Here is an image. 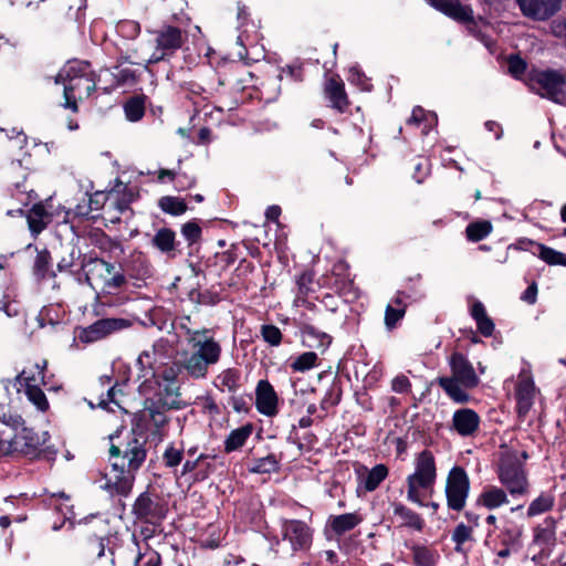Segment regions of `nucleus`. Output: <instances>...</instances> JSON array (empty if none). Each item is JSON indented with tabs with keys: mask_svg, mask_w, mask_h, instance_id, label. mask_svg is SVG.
<instances>
[{
	"mask_svg": "<svg viewBox=\"0 0 566 566\" xmlns=\"http://www.w3.org/2000/svg\"><path fill=\"white\" fill-rule=\"evenodd\" d=\"M449 365L451 375L438 378V384L453 401L465 403L470 399L467 390L479 385V376L469 359L461 353H453Z\"/></svg>",
	"mask_w": 566,
	"mask_h": 566,
	"instance_id": "1",
	"label": "nucleus"
},
{
	"mask_svg": "<svg viewBox=\"0 0 566 566\" xmlns=\"http://www.w3.org/2000/svg\"><path fill=\"white\" fill-rule=\"evenodd\" d=\"M109 439L112 467L125 468L136 474L147 458V437L142 430L132 429L118 443L114 442L113 436Z\"/></svg>",
	"mask_w": 566,
	"mask_h": 566,
	"instance_id": "2",
	"label": "nucleus"
},
{
	"mask_svg": "<svg viewBox=\"0 0 566 566\" xmlns=\"http://www.w3.org/2000/svg\"><path fill=\"white\" fill-rule=\"evenodd\" d=\"M55 83L64 84L63 107L73 113L78 112L77 102L87 98L95 91L96 82L93 74L88 71L87 64L69 66L63 73H59Z\"/></svg>",
	"mask_w": 566,
	"mask_h": 566,
	"instance_id": "3",
	"label": "nucleus"
},
{
	"mask_svg": "<svg viewBox=\"0 0 566 566\" xmlns=\"http://www.w3.org/2000/svg\"><path fill=\"white\" fill-rule=\"evenodd\" d=\"M437 469L432 453L428 450L420 452L416 459V470L407 478V499L420 506L423 505L420 489H431L436 482Z\"/></svg>",
	"mask_w": 566,
	"mask_h": 566,
	"instance_id": "4",
	"label": "nucleus"
},
{
	"mask_svg": "<svg viewBox=\"0 0 566 566\" xmlns=\"http://www.w3.org/2000/svg\"><path fill=\"white\" fill-rule=\"evenodd\" d=\"M527 85L542 97L556 103L566 97V77L556 70H532L527 74Z\"/></svg>",
	"mask_w": 566,
	"mask_h": 566,
	"instance_id": "5",
	"label": "nucleus"
},
{
	"mask_svg": "<svg viewBox=\"0 0 566 566\" xmlns=\"http://www.w3.org/2000/svg\"><path fill=\"white\" fill-rule=\"evenodd\" d=\"M499 479L511 495H522L528 491V480L523 465L515 453H505L499 464Z\"/></svg>",
	"mask_w": 566,
	"mask_h": 566,
	"instance_id": "6",
	"label": "nucleus"
},
{
	"mask_svg": "<svg viewBox=\"0 0 566 566\" xmlns=\"http://www.w3.org/2000/svg\"><path fill=\"white\" fill-rule=\"evenodd\" d=\"M181 402L177 395L167 392L164 397L160 392L157 399H148L145 402L144 409L140 411V420L149 422L155 428V434L163 436L161 429L168 423L166 412L171 409H179Z\"/></svg>",
	"mask_w": 566,
	"mask_h": 566,
	"instance_id": "7",
	"label": "nucleus"
},
{
	"mask_svg": "<svg viewBox=\"0 0 566 566\" xmlns=\"http://www.w3.org/2000/svg\"><path fill=\"white\" fill-rule=\"evenodd\" d=\"M156 49L149 63H157L172 55L187 40V33L178 27L163 25L154 31Z\"/></svg>",
	"mask_w": 566,
	"mask_h": 566,
	"instance_id": "8",
	"label": "nucleus"
},
{
	"mask_svg": "<svg viewBox=\"0 0 566 566\" xmlns=\"http://www.w3.org/2000/svg\"><path fill=\"white\" fill-rule=\"evenodd\" d=\"M470 481L464 469L454 467L448 475L446 494L448 506L454 511H461L465 506L469 494Z\"/></svg>",
	"mask_w": 566,
	"mask_h": 566,
	"instance_id": "9",
	"label": "nucleus"
},
{
	"mask_svg": "<svg viewBox=\"0 0 566 566\" xmlns=\"http://www.w3.org/2000/svg\"><path fill=\"white\" fill-rule=\"evenodd\" d=\"M208 334L209 329L207 328H187V343L192 353H198L208 363L214 365L220 359L221 346Z\"/></svg>",
	"mask_w": 566,
	"mask_h": 566,
	"instance_id": "10",
	"label": "nucleus"
},
{
	"mask_svg": "<svg viewBox=\"0 0 566 566\" xmlns=\"http://www.w3.org/2000/svg\"><path fill=\"white\" fill-rule=\"evenodd\" d=\"M45 367L46 360H43L41 366L39 364L35 365V368L38 369V377L35 375H30L27 370H23L17 377V381L21 386H24V392L28 399L41 411H45L49 408L46 396L39 387V384L43 382Z\"/></svg>",
	"mask_w": 566,
	"mask_h": 566,
	"instance_id": "11",
	"label": "nucleus"
},
{
	"mask_svg": "<svg viewBox=\"0 0 566 566\" xmlns=\"http://www.w3.org/2000/svg\"><path fill=\"white\" fill-rule=\"evenodd\" d=\"M283 541L289 542L292 551H307L312 545L313 532L300 520H285L282 523Z\"/></svg>",
	"mask_w": 566,
	"mask_h": 566,
	"instance_id": "12",
	"label": "nucleus"
},
{
	"mask_svg": "<svg viewBox=\"0 0 566 566\" xmlns=\"http://www.w3.org/2000/svg\"><path fill=\"white\" fill-rule=\"evenodd\" d=\"M129 325V322L124 318H101L87 327L81 328L78 338L83 343H94L127 328Z\"/></svg>",
	"mask_w": 566,
	"mask_h": 566,
	"instance_id": "13",
	"label": "nucleus"
},
{
	"mask_svg": "<svg viewBox=\"0 0 566 566\" xmlns=\"http://www.w3.org/2000/svg\"><path fill=\"white\" fill-rule=\"evenodd\" d=\"M136 474L125 468H114L104 476V483L101 488L109 492L111 495L127 496L133 489Z\"/></svg>",
	"mask_w": 566,
	"mask_h": 566,
	"instance_id": "14",
	"label": "nucleus"
},
{
	"mask_svg": "<svg viewBox=\"0 0 566 566\" xmlns=\"http://www.w3.org/2000/svg\"><path fill=\"white\" fill-rule=\"evenodd\" d=\"M517 413L520 418H525L530 412L536 397V388L531 374L522 370L518 375L516 390Z\"/></svg>",
	"mask_w": 566,
	"mask_h": 566,
	"instance_id": "15",
	"label": "nucleus"
},
{
	"mask_svg": "<svg viewBox=\"0 0 566 566\" xmlns=\"http://www.w3.org/2000/svg\"><path fill=\"white\" fill-rule=\"evenodd\" d=\"M522 13L534 20H546L560 10L562 0H516Z\"/></svg>",
	"mask_w": 566,
	"mask_h": 566,
	"instance_id": "16",
	"label": "nucleus"
},
{
	"mask_svg": "<svg viewBox=\"0 0 566 566\" xmlns=\"http://www.w3.org/2000/svg\"><path fill=\"white\" fill-rule=\"evenodd\" d=\"M136 517L146 523L155 524L165 517V507L154 501L148 493H142L133 506Z\"/></svg>",
	"mask_w": 566,
	"mask_h": 566,
	"instance_id": "17",
	"label": "nucleus"
},
{
	"mask_svg": "<svg viewBox=\"0 0 566 566\" xmlns=\"http://www.w3.org/2000/svg\"><path fill=\"white\" fill-rule=\"evenodd\" d=\"M499 531L497 539L502 548L496 552V555L500 558H507L513 552H517L521 548L523 528L507 522L499 527Z\"/></svg>",
	"mask_w": 566,
	"mask_h": 566,
	"instance_id": "18",
	"label": "nucleus"
},
{
	"mask_svg": "<svg viewBox=\"0 0 566 566\" xmlns=\"http://www.w3.org/2000/svg\"><path fill=\"white\" fill-rule=\"evenodd\" d=\"M81 269L85 276V282L93 286L94 283L103 280L113 273L114 265L99 258L84 255L81 262Z\"/></svg>",
	"mask_w": 566,
	"mask_h": 566,
	"instance_id": "19",
	"label": "nucleus"
},
{
	"mask_svg": "<svg viewBox=\"0 0 566 566\" xmlns=\"http://www.w3.org/2000/svg\"><path fill=\"white\" fill-rule=\"evenodd\" d=\"M480 416L470 408H461L453 413L452 428L461 437L474 436L480 427Z\"/></svg>",
	"mask_w": 566,
	"mask_h": 566,
	"instance_id": "20",
	"label": "nucleus"
},
{
	"mask_svg": "<svg viewBox=\"0 0 566 566\" xmlns=\"http://www.w3.org/2000/svg\"><path fill=\"white\" fill-rule=\"evenodd\" d=\"M255 405L258 410L268 417H273L277 413V395L268 380L259 381L255 392Z\"/></svg>",
	"mask_w": 566,
	"mask_h": 566,
	"instance_id": "21",
	"label": "nucleus"
},
{
	"mask_svg": "<svg viewBox=\"0 0 566 566\" xmlns=\"http://www.w3.org/2000/svg\"><path fill=\"white\" fill-rule=\"evenodd\" d=\"M429 2L457 21L473 23V10L469 6L462 4L460 0H429Z\"/></svg>",
	"mask_w": 566,
	"mask_h": 566,
	"instance_id": "22",
	"label": "nucleus"
},
{
	"mask_svg": "<svg viewBox=\"0 0 566 566\" xmlns=\"http://www.w3.org/2000/svg\"><path fill=\"white\" fill-rule=\"evenodd\" d=\"M324 94L333 108L340 113L347 109L349 101L345 92V85L340 78L334 76L329 77L325 83Z\"/></svg>",
	"mask_w": 566,
	"mask_h": 566,
	"instance_id": "23",
	"label": "nucleus"
},
{
	"mask_svg": "<svg viewBox=\"0 0 566 566\" xmlns=\"http://www.w3.org/2000/svg\"><path fill=\"white\" fill-rule=\"evenodd\" d=\"M533 543L544 549L553 547L556 543V521L547 517L534 528Z\"/></svg>",
	"mask_w": 566,
	"mask_h": 566,
	"instance_id": "24",
	"label": "nucleus"
},
{
	"mask_svg": "<svg viewBox=\"0 0 566 566\" xmlns=\"http://www.w3.org/2000/svg\"><path fill=\"white\" fill-rule=\"evenodd\" d=\"M151 244L161 253L168 258L176 256V250L178 242L176 240V233L169 228H160L156 231L151 238Z\"/></svg>",
	"mask_w": 566,
	"mask_h": 566,
	"instance_id": "25",
	"label": "nucleus"
},
{
	"mask_svg": "<svg viewBox=\"0 0 566 566\" xmlns=\"http://www.w3.org/2000/svg\"><path fill=\"white\" fill-rule=\"evenodd\" d=\"M211 365L212 364L199 356L198 353L192 352L185 354L184 359L181 360V367L190 377L196 379L205 378L208 374L209 366Z\"/></svg>",
	"mask_w": 566,
	"mask_h": 566,
	"instance_id": "26",
	"label": "nucleus"
},
{
	"mask_svg": "<svg viewBox=\"0 0 566 566\" xmlns=\"http://www.w3.org/2000/svg\"><path fill=\"white\" fill-rule=\"evenodd\" d=\"M27 219L30 231L33 234H39L51 222L52 216L42 203H36L29 210Z\"/></svg>",
	"mask_w": 566,
	"mask_h": 566,
	"instance_id": "27",
	"label": "nucleus"
},
{
	"mask_svg": "<svg viewBox=\"0 0 566 566\" xmlns=\"http://www.w3.org/2000/svg\"><path fill=\"white\" fill-rule=\"evenodd\" d=\"M391 507L394 516L399 517L400 520V526L411 527L417 531H421L423 528V520L416 512L399 502L391 503Z\"/></svg>",
	"mask_w": 566,
	"mask_h": 566,
	"instance_id": "28",
	"label": "nucleus"
},
{
	"mask_svg": "<svg viewBox=\"0 0 566 566\" xmlns=\"http://www.w3.org/2000/svg\"><path fill=\"white\" fill-rule=\"evenodd\" d=\"M509 503L507 495L504 490L497 486H488L478 497V504L489 510L497 509Z\"/></svg>",
	"mask_w": 566,
	"mask_h": 566,
	"instance_id": "29",
	"label": "nucleus"
},
{
	"mask_svg": "<svg viewBox=\"0 0 566 566\" xmlns=\"http://www.w3.org/2000/svg\"><path fill=\"white\" fill-rule=\"evenodd\" d=\"M363 521L361 516L357 513H346L340 515L331 516L328 524L336 535L352 531Z\"/></svg>",
	"mask_w": 566,
	"mask_h": 566,
	"instance_id": "30",
	"label": "nucleus"
},
{
	"mask_svg": "<svg viewBox=\"0 0 566 566\" xmlns=\"http://www.w3.org/2000/svg\"><path fill=\"white\" fill-rule=\"evenodd\" d=\"M471 315L474 318L478 331L485 337H489L494 332V323L488 316L484 305L476 301L471 307Z\"/></svg>",
	"mask_w": 566,
	"mask_h": 566,
	"instance_id": "31",
	"label": "nucleus"
},
{
	"mask_svg": "<svg viewBox=\"0 0 566 566\" xmlns=\"http://www.w3.org/2000/svg\"><path fill=\"white\" fill-rule=\"evenodd\" d=\"M252 424H245L230 432L224 441V451L231 453L244 446L252 433Z\"/></svg>",
	"mask_w": 566,
	"mask_h": 566,
	"instance_id": "32",
	"label": "nucleus"
},
{
	"mask_svg": "<svg viewBox=\"0 0 566 566\" xmlns=\"http://www.w3.org/2000/svg\"><path fill=\"white\" fill-rule=\"evenodd\" d=\"M555 505V496L552 493H542L533 500L527 509V516L534 517L551 511Z\"/></svg>",
	"mask_w": 566,
	"mask_h": 566,
	"instance_id": "33",
	"label": "nucleus"
},
{
	"mask_svg": "<svg viewBox=\"0 0 566 566\" xmlns=\"http://www.w3.org/2000/svg\"><path fill=\"white\" fill-rule=\"evenodd\" d=\"M115 192L116 191H111L108 193V196H105L103 192H96L94 193L91 198H90V209L91 210H99L101 208L104 207V205L106 203V200H109L111 201V205H114L118 211H124L128 208V203L132 201V197L128 199V200H123V201H115L114 200V197H115Z\"/></svg>",
	"mask_w": 566,
	"mask_h": 566,
	"instance_id": "34",
	"label": "nucleus"
},
{
	"mask_svg": "<svg viewBox=\"0 0 566 566\" xmlns=\"http://www.w3.org/2000/svg\"><path fill=\"white\" fill-rule=\"evenodd\" d=\"M366 478L364 479V488L371 492L387 478L388 468L385 464H377L371 470L366 469Z\"/></svg>",
	"mask_w": 566,
	"mask_h": 566,
	"instance_id": "35",
	"label": "nucleus"
},
{
	"mask_svg": "<svg viewBox=\"0 0 566 566\" xmlns=\"http://www.w3.org/2000/svg\"><path fill=\"white\" fill-rule=\"evenodd\" d=\"M240 371L234 368H228L220 373L217 377V386L228 392H234L239 388Z\"/></svg>",
	"mask_w": 566,
	"mask_h": 566,
	"instance_id": "36",
	"label": "nucleus"
},
{
	"mask_svg": "<svg viewBox=\"0 0 566 566\" xmlns=\"http://www.w3.org/2000/svg\"><path fill=\"white\" fill-rule=\"evenodd\" d=\"M160 209L171 216H180L187 211V203L184 199L174 196H165L158 202Z\"/></svg>",
	"mask_w": 566,
	"mask_h": 566,
	"instance_id": "37",
	"label": "nucleus"
},
{
	"mask_svg": "<svg viewBox=\"0 0 566 566\" xmlns=\"http://www.w3.org/2000/svg\"><path fill=\"white\" fill-rule=\"evenodd\" d=\"M412 556L416 566H436L439 558L434 551L426 546H413Z\"/></svg>",
	"mask_w": 566,
	"mask_h": 566,
	"instance_id": "38",
	"label": "nucleus"
},
{
	"mask_svg": "<svg viewBox=\"0 0 566 566\" xmlns=\"http://www.w3.org/2000/svg\"><path fill=\"white\" fill-rule=\"evenodd\" d=\"M492 231L490 221H475L467 227V237L470 241L478 242L486 238Z\"/></svg>",
	"mask_w": 566,
	"mask_h": 566,
	"instance_id": "39",
	"label": "nucleus"
},
{
	"mask_svg": "<svg viewBox=\"0 0 566 566\" xmlns=\"http://www.w3.org/2000/svg\"><path fill=\"white\" fill-rule=\"evenodd\" d=\"M124 111H125L126 117L130 122L139 120L144 116V113H145L144 97L134 96V97L129 98L124 105Z\"/></svg>",
	"mask_w": 566,
	"mask_h": 566,
	"instance_id": "40",
	"label": "nucleus"
},
{
	"mask_svg": "<svg viewBox=\"0 0 566 566\" xmlns=\"http://www.w3.org/2000/svg\"><path fill=\"white\" fill-rule=\"evenodd\" d=\"M539 249V258L549 265H562L566 268V254L559 251H556L549 247L544 244L538 245Z\"/></svg>",
	"mask_w": 566,
	"mask_h": 566,
	"instance_id": "41",
	"label": "nucleus"
},
{
	"mask_svg": "<svg viewBox=\"0 0 566 566\" xmlns=\"http://www.w3.org/2000/svg\"><path fill=\"white\" fill-rule=\"evenodd\" d=\"M64 254L57 262V269L60 272L67 271L74 266L76 260L81 258V252L72 244L63 247Z\"/></svg>",
	"mask_w": 566,
	"mask_h": 566,
	"instance_id": "42",
	"label": "nucleus"
},
{
	"mask_svg": "<svg viewBox=\"0 0 566 566\" xmlns=\"http://www.w3.org/2000/svg\"><path fill=\"white\" fill-rule=\"evenodd\" d=\"M279 469V462L274 454L256 459L253 465L249 469L253 473H271Z\"/></svg>",
	"mask_w": 566,
	"mask_h": 566,
	"instance_id": "43",
	"label": "nucleus"
},
{
	"mask_svg": "<svg viewBox=\"0 0 566 566\" xmlns=\"http://www.w3.org/2000/svg\"><path fill=\"white\" fill-rule=\"evenodd\" d=\"M317 355L314 352H306L297 356L292 363L291 368L294 371H306L316 365Z\"/></svg>",
	"mask_w": 566,
	"mask_h": 566,
	"instance_id": "44",
	"label": "nucleus"
},
{
	"mask_svg": "<svg viewBox=\"0 0 566 566\" xmlns=\"http://www.w3.org/2000/svg\"><path fill=\"white\" fill-rule=\"evenodd\" d=\"M527 63L520 55H510L507 57L509 73L515 77L521 78L526 72Z\"/></svg>",
	"mask_w": 566,
	"mask_h": 566,
	"instance_id": "45",
	"label": "nucleus"
},
{
	"mask_svg": "<svg viewBox=\"0 0 566 566\" xmlns=\"http://www.w3.org/2000/svg\"><path fill=\"white\" fill-rule=\"evenodd\" d=\"M50 261H51V256L46 250L40 251L36 254L33 271L38 277H40V279L45 277V275L49 271Z\"/></svg>",
	"mask_w": 566,
	"mask_h": 566,
	"instance_id": "46",
	"label": "nucleus"
},
{
	"mask_svg": "<svg viewBox=\"0 0 566 566\" xmlns=\"http://www.w3.org/2000/svg\"><path fill=\"white\" fill-rule=\"evenodd\" d=\"M263 339L272 346H277L282 340V333L275 325H263L261 327Z\"/></svg>",
	"mask_w": 566,
	"mask_h": 566,
	"instance_id": "47",
	"label": "nucleus"
},
{
	"mask_svg": "<svg viewBox=\"0 0 566 566\" xmlns=\"http://www.w3.org/2000/svg\"><path fill=\"white\" fill-rule=\"evenodd\" d=\"M181 233L189 244L196 243L201 238V228L195 221L186 222L181 228Z\"/></svg>",
	"mask_w": 566,
	"mask_h": 566,
	"instance_id": "48",
	"label": "nucleus"
},
{
	"mask_svg": "<svg viewBox=\"0 0 566 566\" xmlns=\"http://www.w3.org/2000/svg\"><path fill=\"white\" fill-rule=\"evenodd\" d=\"M406 312V306L395 307L392 304H389L386 307L385 313V324L388 328L395 327L396 323L403 317Z\"/></svg>",
	"mask_w": 566,
	"mask_h": 566,
	"instance_id": "49",
	"label": "nucleus"
},
{
	"mask_svg": "<svg viewBox=\"0 0 566 566\" xmlns=\"http://www.w3.org/2000/svg\"><path fill=\"white\" fill-rule=\"evenodd\" d=\"M0 421L13 428L23 423L21 416L13 413L11 409L4 405H0Z\"/></svg>",
	"mask_w": 566,
	"mask_h": 566,
	"instance_id": "50",
	"label": "nucleus"
},
{
	"mask_svg": "<svg viewBox=\"0 0 566 566\" xmlns=\"http://www.w3.org/2000/svg\"><path fill=\"white\" fill-rule=\"evenodd\" d=\"M161 558L155 551H148L139 554L135 560V566H159Z\"/></svg>",
	"mask_w": 566,
	"mask_h": 566,
	"instance_id": "51",
	"label": "nucleus"
},
{
	"mask_svg": "<svg viewBox=\"0 0 566 566\" xmlns=\"http://www.w3.org/2000/svg\"><path fill=\"white\" fill-rule=\"evenodd\" d=\"M182 450L175 447H168L164 452L165 464L169 468L177 467L182 460Z\"/></svg>",
	"mask_w": 566,
	"mask_h": 566,
	"instance_id": "52",
	"label": "nucleus"
},
{
	"mask_svg": "<svg viewBox=\"0 0 566 566\" xmlns=\"http://www.w3.org/2000/svg\"><path fill=\"white\" fill-rule=\"evenodd\" d=\"M114 76L116 78L117 84H119V85L136 82L135 71L129 67L117 69Z\"/></svg>",
	"mask_w": 566,
	"mask_h": 566,
	"instance_id": "53",
	"label": "nucleus"
},
{
	"mask_svg": "<svg viewBox=\"0 0 566 566\" xmlns=\"http://www.w3.org/2000/svg\"><path fill=\"white\" fill-rule=\"evenodd\" d=\"M471 533H472V530L469 526H467L464 524H460L455 527V530L452 534V539L458 545H461L470 538Z\"/></svg>",
	"mask_w": 566,
	"mask_h": 566,
	"instance_id": "54",
	"label": "nucleus"
},
{
	"mask_svg": "<svg viewBox=\"0 0 566 566\" xmlns=\"http://www.w3.org/2000/svg\"><path fill=\"white\" fill-rule=\"evenodd\" d=\"M391 388L395 392L405 394L410 390L411 384L405 375H399L392 379Z\"/></svg>",
	"mask_w": 566,
	"mask_h": 566,
	"instance_id": "55",
	"label": "nucleus"
},
{
	"mask_svg": "<svg viewBox=\"0 0 566 566\" xmlns=\"http://www.w3.org/2000/svg\"><path fill=\"white\" fill-rule=\"evenodd\" d=\"M126 283V279L124 274L116 273L112 277L107 279V276L104 279V289L107 290H118Z\"/></svg>",
	"mask_w": 566,
	"mask_h": 566,
	"instance_id": "56",
	"label": "nucleus"
},
{
	"mask_svg": "<svg viewBox=\"0 0 566 566\" xmlns=\"http://www.w3.org/2000/svg\"><path fill=\"white\" fill-rule=\"evenodd\" d=\"M551 31L554 36L564 40L566 42V20L558 19L554 20L551 24Z\"/></svg>",
	"mask_w": 566,
	"mask_h": 566,
	"instance_id": "57",
	"label": "nucleus"
},
{
	"mask_svg": "<svg viewBox=\"0 0 566 566\" xmlns=\"http://www.w3.org/2000/svg\"><path fill=\"white\" fill-rule=\"evenodd\" d=\"M521 298L528 303L534 304L537 298V284L533 282L522 294Z\"/></svg>",
	"mask_w": 566,
	"mask_h": 566,
	"instance_id": "58",
	"label": "nucleus"
},
{
	"mask_svg": "<svg viewBox=\"0 0 566 566\" xmlns=\"http://www.w3.org/2000/svg\"><path fill=\"white\" fill-rule=\"evenodd\" d=\"M303 332L306 334V335H310V336H313V337H321V345L325 346V345H328L331 343V337L325 334V333H322V334H318L316 333L315 328L311 325H305L303 327Z\"/></svg>",
	"mask_w": 566,
	"mask_h": 566,
	"instance_id": "59",
	"label": "nucleus"
},
{
	"mask_svg": "<svg viewBox=\"0 0 566 566\" xmlns=\"http://www.w3.org/2000/svg\"><path fill=\"white\" fill-rule=\"evenodd\" d=\"M424 111L421 107H415L408 123L419 125L424 119Z\"/></svg>",
	"mask_w": 566,
	"mask_h": 566,
	"instance_id": "60",
	"label": "nucleus"
},
{
	"mask_svg": "<svg viewBox=\"0 0 566 566\" xmlns=\"http://www.w3.org/2000/svg\"><path fill=\"white\" fill-rule=\"evenodd\" d=\"M485 128L489 132L493 133L496 139H500L502 137L503 129L499 123L494 120H488L485 123Z\"/></svg>",
	"mask_w": 566,
	"mask_h": 566,
	"instance_id": "61",
	"label": "nucleus"
},
{
	"mask_svg": "<svg viewBox=\"0 0 566 566\" xmlns=\"http://www.w3.org/2000/svg\"><path fill=\"white\" fill-rule=\"evenodd\" d=\"M281 214V208L279 206H271L265 211V217L268 220L277 221Z\"/></svg>",
	"mask_w": 566,
	"mask_h": 566,
	"instance_id": "62",
	"label": "nucleus"
},
{
	"mask_svg": "<svg viewBox=\"0 0 566 566\" xmlns=\"http://www.w3.org/2000/svg\"><path fill=\"white\" fill-rule=\"evenodd\" d=\"M201 459H203V454H201L196 461H186L184 463L182 472H192L197 468V464Z\"/></svg>",
	"mask_w": 566,
	"mask_h": 566,
	"instance_id": "63",
	"label": "nucleus"
},
{
	"mask_svg": "<svg viewBox=\"0 0 566 566\" xmlns=\"http://www.w3.org/2000/svg\"><path fill=\"white\" fill-rule=\"evenodd\" d=\"M175 171L172 170H169V169H160L158 171V180L159 181H163L166 177L169 178L170 180L175 179Z\"/></svg>",
	"mask_w": 566,
	"mask_h": 566,
	"instance_id": "64",
	"label": "nucleus"
}]
</instances>
